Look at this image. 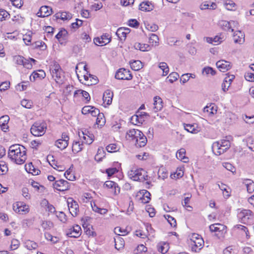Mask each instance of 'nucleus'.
I'll return each mask as SVG.
<instances>
[{
	"mask_svg": "<svg viewBox=\"0 0 254 254\" xmlns=\"http://www.w3.org/2000/svg\"><path fill=\"white\" fill-rule=\"evenodd\" d=\"M30 184L37 191H43L44 190V187L39 184V183L32 180L30 182Z\"/></svg>",
	"mask_w": 254,
	"mask_h": 254,
	"instance_id": "49",
	"label": "nucleus"
},
{
	"mask_svg": "<svg viewBox=\"0 0 254 254\" xmlns=\"http://www.w3.org/2000/svg\"><path fill=\"white\" fill-rule=\"evenodd\" d=\"M216 64L219 70L223 72L227 71L232 67L231 64L225 60H220L216 63Z\"/></svg>",
	"mask_w": 254,
	"mask_h": 254,
	"instance_id": "17",
	"label": "nucleus"
},
{
	"mask_svg": "<svg viewBox=\"0 0 254 254\" xmlns=\"http://www.w3.org/2000/svg\"><path fill=\"white\" fill-rule=\"evenodd\" d=\"M243 120L249 124H252L254 123V115L249 116L246 115H242Z\"/></svg>",
	"mask_w": 254,
	"mask_h": 254,
	"instance_id": "57",
	"label": "nucleus"
},
{
	"mask_svg": "<svg viewBox=\"0 0 254 254\" xmlns=\"http://www.w3.org/2000/svg\"><path fill=\"white\" fill-rule=\"evenodd\" d=\"M238 217L244 224H251L254 221V215L249 209H238Z\"/></svg>",
	"mask_w": 254,
	"mask_h": 254,
	"instance_id": "6",
	"label": "nucleus"
},
{
	"mask_svg": "<svg viewBox=\"0 0 254 254\" xmlns=\"http://www.w3.org/2000/svg\"><path fill=\"white\" fill-rule=\"evenodd\" d=\"M230 142L227 139H221L214 142L212 145V150L214 154L219 156L223 154L230 147Z\"/></svg>",
	"mask_w": 254,
	"mask_h": 254,
	"instance_id": "5",
	"label": "nucleus"
},
{
	"mask_svg": "<svg viewBox=\"0 0 254 254\" xmlns=\"http://www.w3.org/2000/svg\"><path fill=\"white\" fill-rule=\"evenodd\" d=\"M52 8L48 6L44 5L40 7L37 15L38 17H45L50 15L52 14Z\"/></svg>",
	"mask_w": 254,
	"mask_h": 254,
	"instance_id": "18",
	"label": "nucleus"
},
{
	"mask_svg": "<svg viewBox=\"0 0 254 254\" xmlns=\"http://www.w3.org/2000/svg\"><path fill=\"white\" fill-rule=\"evenodd\" d=\"M217 8V4L215 2H211V4L208 3L207 2L202 3L200 5V8L201 10L205 9H215Z\"/></svg>",
	"mask_w": 254,
	"mask_h": 254,
	"instance_id": "38",
	"label": "nucleus"
},
{
	"mask_svg": "<svg viewBox=\"0 0 254 254\" xmlns=\"http://www.w3.org/2000/svg\"><path fill=\"white\" fill-rule=\"evenodd\" d=\"M169 249V244L166 242H160L157 245V250L159 252L165 254Z\"/></svg>",
	"mask_w": 254,
	"mask_h": 254,
	"instance_id": "32",
	"label": "nucleus"
},
{
	"mask_svg": "<svg viewBox=\"0 0 254 254\" xmlns=\"http://www.w3.org/2000/svg\"><path fill=\"white\" fill-rule=\"evenodd\" d=\"M8 171V167L5 162L3 161H0V171H1V174H5Z\"/></svg>",
	"mask_w": 254,
	"mask_h": 254,
	"instance_id": "62",
	"label": "nucleus"
},
{
	"mask_svg": "<svg viewBox=\"0 0 254 254\" xmlns=\"http://www.w3.org/2000/svg\"><path fill=\"white\" fill-rule=\"evenodd\" d=\"M115 77L120 80H130L132 76L129 70L125 68H120L117 71Z\"/></svg>",
	"mask_w": 254,
	"mask_h": 254,
	"instance_id": "13",
	"label": "nucleus"
},
{
	"mask_svg": "<svg viewBox=\"0 0 254 254\" xmlns=\"http://www.w3.org/2000/svg\"><path fill=\"white\" fill-rule=\"evenodd\" d=\"M72 169L69 168L64 174L65 177L69 181H74L75 180V176L72 173Z\"/></svg>",
	"mask_w": 254,
	"mask_h": 254,
	"instance_id": "47",
	"label": "nucleus"
},
{
	"mask_svg": "<svg viewBox=\"0 0 254 254\" xmlns=\"http://www.w3.org/2000/svg\"><path fill=\"white\" fill-rule=\"evenodd\" d=\"M243 184L246 187L247 191L252 193L254 191V182L253 180L248 179H242Z\"/></svg>",
	"mask_w": 254,
	"mask_h": 254,
	"instance_id": "25",
	"label": "nucleus"
},
{
	"mask_svg": "<svg viewBox=\"0 0 254 254\" xmlns=\"http://www.w3.org/2000/svg\"><path fill=\"white\" fill-rule=\"evenodd\" d=\"M186 150L182 148L177 151L176 152V157L178 159L182 161L184 163L189 162V158L186 156Z\"/></svg>",
	"mask_w": 254,
	"mask_h": 254,
	"instance_id": "26",
	"label": "nucleus"
},
{
	"mask_svg": "<svg viewBox=\"0 0 254 254\" xmlns=\"http://www.w3.org/2000/svg\"><path fill=\"white\" fill-rule=\"evenodd\" d=\"M56 17L63 20H68L72 17V15L68 12L61 11L56 14Z\"/></svg>",
	"mask_w": 254,
	"mask_h": 254,
	"instance_id": "31",
	"label": "nucleus"
},
{
	"mask_svg": "<svg viewBox=\"0 0 254 254\" xmlns=\"http://www.w3.org/2000/svg\"><path fill=\"white\" fill-rule=\"evenodd\" d=\"M190 77L194 78L195 75L191 73H185L183 74L180 78V81L183 84L186 83Z\"/></svg>",
	"mask_w": 254,
	"mask_h": 254,
	"instance_id": "51",
	"label": "nucleus"
},
{
	"mask_svg": "<svg viewBox=\"0 0 254 254\" xmlns=\"http://www.w3.org/2000/svg\"><path fill=\"white\" fill-rule=\"evenodd\" d=\"M25 247L29 250H32L36 249L38 245L37 243L34 241L27 240L25 243Z\"/></svg>",
	"mask_w": 254,
	"mask_h": 254,
	"instance_id": "45",
	"label": "nucleus"
},
{
	"mask_svg": "<svg viewBox=\"0 0 254 254\" xmlns=\"http://www.w3.org/2000/svg\"><path fill=\"white\" fill-rule=\"evenodd\" d=\"M111 40V37L109 34H104L100 37L95 38L94 43L98 46H103L109 43Z\"/></svg>",
	"mask_w": 254,
	"mask_h": 254,
	"instance_id": "15",
	"label": "nucleus"
},
{
	"mask_svg": "<svg viewBox=\"0 0 254 254\" xmlns=\"http://www.w3.org/2000/svg\"><path fill=\"white\" fill-rule=\"evenodd\" d=\"M8 17L9 14L6 10L0 9V21L5 20Z\"/></svg>",
	"mask_w": 254,
	"mask_h": 254,
	"instance_id": "61",
	"label": "nucleus"
},
{
	"mask_svg": "<svg viewBox=\"0 0 254 254\" xmlns=\"http://www.w3.org/2000/svg\"><path fill=\"white\" fill-rule=\"evenodd\" d=\"M114 233L120 236H126L128 234V232L126 229H122L120 227H116L114 229Z\"/></svg>",
	"mask_w": 254,
	"mask_h": 254,
	"instance_id": "50",
	"label": "nucleus"
},
{
	"mask_svg": "<svg viewBox=\"0 0 254 254\" xmlns=\"http://www.w3.org/2000/svg\"><path fill=\"white\" fill-rule=\"evenodd\" d=\"M104 187L110 190L111 189L114 188V195H117L120 192V188L118 184L111 181H106L104 183Z\"/></svg>",
	"mask_w": 254,
	"mask_h": 254,
	"instance_id": "19",
	"label": "nucleus"
},
{
	"mask_svg": "<svg viewBox=\"0 0 254 254\" xmlns=\"http://www.w3.org/2000/svg\"><path fill=\"white\" fill-rule=\"evenodd\" d=\"M32 62H36V60L32 58H29V59H25V61L22 64L24 67L27 69H31L32 67Z\"/></svg>",
	"mask_w": 254,
	"mask_h": 254,
	"instance_id": "52",
	"label": "nucleus"
},
{
	"mask_svg": "<svg viewBox=\"0 0 254 254\" xmlns=\"http://www.w3.org/2000/svg\"><path fill=\"white\" fill-rule=\"evenodd\" d=\"M47 127L44 122H36L31 127V133L35 136H40L44 134Z\"/></svg>",
	"mask_w": 254,
	"mask_h": 254,
	"instance_id": "10",
	"label": "nucleus"
},
{
	"mask_svg": "<svg viewBox=\"0 0 254 254\" xmlns=\"http://www.w3.org/2000/svg\"><path fill=\"white\" fill-rule=\"evenodd\" d=\"M233 38L235 43L242 44L245 41V35L244 33L240 30H236L234 32Z\"/></svg>",
	"mask_w": 254,
	"mask_h": 254,
	"instance_id": "22",
	"label": "nucleus"
},
{
	"mask_svg": "<svg viewBox=\"0 0 254 254\" xmlns=\"http://www.w3.org/2000/svg\"><path fill=\"white\" fill-rule=\"evenodd\" d=\"M202 73L206 75L211 74V75H214L216 74V72L212 67L207 66L203 68Z\"/></svg>",
	"mask_w": 254,
	"mask_h": 254,
	"instance_id": "56",
	"label": "nucleus"
},
{
	"mask_svg": "<svg viewBox=\"0 0 254 254\" xmlns=\"http://www.w3.org/2000/svg\"><path fill=\"white\" fill-rule=\"evenodd\" d=\"M149 42L153 46H156L159 43V38L155 34H151L149 39Z\"/></svg>",
	"mask_w": 254,
	"mask_h": 254,
	"instance_id": "43",
	"label": "nucleus"
},
{
	"mask_svg": "<svg viewBox=\"0 0 254 254\" xmlns=\"http://www.w3.org/2000/svg\"><path fill=\"white\" fill-rule=\"evenodd\" d=\"M13 209L16 213L25 214L29 212V206L23 202H17L13 204Z\"/></svg>",
	"mask_w": 254,
	"mask_h": 254,
	"instance_id": "11",
	"label": "nucleus"
},
{
	"mask_svg": "<svg viewBox=\"0 0 254 254\" xmlns=\"http://www.w3.org/2000/svg\"><path fill=\"white\" fill-rule=\"evenodd\" d=\"M210 231L215 233V235L219 239L224 237L227 230V227L220 223H215L209 226Z\"/></svg>",
	"mask_w": 254,
	"mask_h": 254,
	"instance_id": "8",
	"label": "nucleus"
},
{
	"mask_svg": "<svg viewBox=\"0 0 254 254\" xmlns=\"http://www.w3.org/2000/svg\"><path fill=\"white\" fill-rule=\"evenodd\" d=\"M8 157L13 162L22 164L27 158L26 148L19 144L11 145L9 148Z\"/></svg>",
	"mask_w": 254,
	"mask_h": 254,
	"instance_id": "1",
	"label": "nucleus"
},
{
	"mask_svg": "<svg viewBox=\"0 0 254 254\" xmlns=\"http://www.w3.org/2000/svg\"><path fill=\"white\" fill-rule=\"evenodd\" d=\"M29 85V83L28 81L22 82L16 86V89L19 91L25 90L27 89V87Z\"/></svg>",
	"mask_w": 254,
	"mask_h": 254,
	"instance_id": "48",
	"label": "nucleus"
},
{
	"mask_svg": "<svg viewBox=\"0 0 254 254\" xmlns=\"http://www.w3.org/2000/svg\"><path fill=\"white\" fill-rule=\"evenodd\" d=\"M79 140L83 143L91 144L94 140V135L88 129L82 128L78 131Z\"/></svg>",
	"mask_w": 254,
	"mask_h": 254,
	"instance_id": "9",
	"label": "nucleus"
},
{
	"mask_svg": "<svg viewBox=\"0 0 254 254\" xmlns=\"http://www.w3.org/2000/svg\"><path fill=\"white\" fill-rule=\"evenodd\" d=\"M113 92L110 90H106L103 96V101L104 104L107 105H110L112 102Z\"/></svg>",
	"mask_w": 254,
	"mask_h": 254,
	"instance_id": "23",
	"label": "nucleus"
},
{
	"mask_svg": "<svg viewBox=\"0 0 254 254\" xmlns=\"http://www.w3.org/2000/svg\"><path fill=\"white\" fill-rule=\"evenodd\" d=\"M67 31L65 29H61L56 35V38L59 41L61 39L65 40L67 36Z\"/></svg>",
	"mask_w": 254,
	"mask_h": 254,
	"instance_id": "46",
	"label": "nucleus"
},
{
	"mask_svg": "<svg viewBox=\"0 0 254 254\" xmlns=\"http://www.w3.org/2000/svg\"><path fill=\"white\" fill-rule=\"evenodd\" d=\"M159 67L163 71V75L165 76L169 73V68L167 64L165 62H161L159 64Z\"/></svg>",
	"mask_w": 254,
	"mask_h": 254,
	"instance_id": "44",
	"label": "nucleus"
},
{
	"mask_svg": "<svg viewBox=\"0 0 254 254\" xmlns=\"http://www.w3.org/2000/svg\"><path fill=\"white\" fill-rule=\"evenodd\" d=\"M91 206L94 211L98 212L101 214H104L107 212V210L106 209L99 208L95 202H91Z\"/></svg>",
	"mask_w": 254,
	"mask_h": 254,
	"instance_id": "40",
	"label": "nucleus"
},
{
	"mask_svg": "<svg viewBox=\"0 0 254 254\" xmlns=\"http://www.w3.org/2000/svg\"><path fill=\"white\" fill-rule=\"evenodd\" d=\"M153 5L148 1L141 2L139 5V9L144 11H150L153 8Z\"/></svg>",
	"mask_w": 254,
	"mask_h": 254,
	"instance_id": "30",
	"label": "nucleus"
},
{
	"mask_svg": "<svg viewBox=\"0 0 254 254\" xmlns=\"http://www.w3.org/2000/svg\"><path fill=\"white\" fill-rule=\"evenodd\" d=\"M164 217L167 220L169 223L172 227H175L177 225L175 219L169 215H164Z\"/></svg>",
	"mask_w": 254,
	"mask_h": 254,
	"instance_id": "54",
	"label": "nucleus"
},
{
	"mask_svg": "<svg viewBox=\"0 0 254 254\" xmlns=\"http://www.w3.org/2000/svg\"><path fill=\"white\" fill-rule=\"evenodd\" d=\"M129 64L131 69L135 71L139 70L143 67L142 63L139 60L130 61Z\"/></svg>",
	"mask_w": 254,
	"mask_h": 254,
	"instance_id": "35",
	"label": "nucleus"
},
{
	"mask_svg": "<svg viewBox=\"0 0 254 254\" xmlns=\"http://www.w3.org/2000/svg\"><path fill=\"white\" fill-rule=\"evenodd\" d=\"M150 193L149 191L145 190H142L138 192L136 196L137 197L150 198Z\"/></svg>",
	"mask_w": 254,
	"mask_h": 254,
	"instance_id": "55",
	"label": "nucleus"
},
{
	"mask_svg": "<svg viewBox=\"0 0 254 254\" xmlns=\"http://www.w3.org/2000/svg\"><path fill=\"white\" fill-rule=\"evenodd\" d=\"M127 140L135 142L137 147H144L147 143L146 136L139 130L137 129H130L127 131L126 134Z\"/></svg>",
	"mask_w": 254,
	"mask_h": 254,
	"instance_id": "2",
	"label": "nucleus"
},
{
	"mask_svg": "<svg viewBox=\"0 0 254 254\" xmlns=\"http://www.w3.org/2000/svg\"><path fill=\"white\" fill-rule=\"evenodd\" d=\"M163 108V101L159 96H155L153 98V108L154 112L160 111Z\"/></svg>",
	"mask_w": 254,
	"mask_h": 254,
	"instance_id": "21",
	"label": "nucleus"
},
{
	"mask_svg": "<svg viewBox=\"0 0 254 254\" xmlns=\"http://www.w3.org/2000/svg\"><path fill=\"white\" fill-rule=\"evenodd\" d=\"M203 112L206 113L208 115H213L215 112H216V110L214 109L213 106L211 107V105L206 106L203 108Z\"/></svg>",
	"mask_w": 254,
	"mask_h": 254,
	"instance_id": "59",
	"label": "nucleus"
},
{
	"mask_svg": "<svg viewBox=\"0 0 254 254\" xmlns=\"http://www.w3.org/2000/svg\"><path fill=\"white\" fill-rule=\"evenodd\" d=\"M50 72L52 78L58 84H62L64 81V73L61 66L57 62H54L50 67Z\"/></svg>",
	"mask_w": 254,
	"mask_h": 254,
	"instance_id": "3",
	"label": "nucleus"
},
{
	"mask_svg": "<svg viewBox=\"0 0 254 254\" xmlns=\"http://www.w3.org/2000/svg\"><path fill=\"white\" fill-rule=\"evenodd\" d=\"M21 105L27 109H30L32 106L33 103L31 100L23 99L21 102Z\"/></svg>",
	"mask_w": 254,
	"mask_h": 254,
	"instance_id": "64",
	"label": "nucleus"
},
{
	"mask_svg": "<svg viewBox=\"0 0 254 254\" xmlns=\"http://www.w3.org/2000/svg\"><path fill=\"white\" fill-rule=\"evenodd\" d=\"M134 47L136 50L141 51H148L150 50V46L147 44H142L140 43H135L134 44Z\"/></svg>",
	"mask_w": 254,
	"mask_h": 254,
	"instance_id": "34",
	"label": "nucleus"
},
{
	"mask_svg": "<svg viewBox=\"0 0 254 254\" xmlns=\"http://www.w3.org/2000/svg\"><path fill=\"white\" fill-rule=\"evenodd\" d=\"M115 243V248L119 250L124 247L125 242L124 239L120 236H117L114 238Z\"/></svg>",
	"mask_w": 254,
	"mask_h": 254,
	"instance_id": "37",
	"label": "nucleus"
},
{
	"mask_svg": "<svg viewBox=\"0 0 254 254\" xmlns=\"http://www.w3.org/2000/svg\"><path fill=\"white\" fill-rule=\"evenodd\" d=\"M106 150L110 153L116 152L120 150V146L116 143L110 144L106 146Z\"/></svg>",
	"mask_w": 254,
	"mask_h": 254,
	"instance_id": "41",
	"label": "nucleus"
},
{
	"mask_svg": "<svg viewBox=\"0 0 254 254\" xmlns=\"http://www.w3.org/2000/svg\"><path fill=\"white\" fill-rule=\"evenodd\" d=\"M32 33H29L26 34L23 36V40L27 45H29L31 44V40H32Z\"/></svg>",
	"mask_w": 254,
	"mask_h": 254,
	"instance_id": "63",
	"label": "nucleus"
},
{
	"mask_svg": "<svg viewBox=\"0 0 254 254\" xmlns=\"http://www.w3.org/2000/svg\"><path fill=\"white\" fill-rule=\"evenodd\" d=\"M105 156V152L103 147L98 149L97 153L95 156V159L97 161H101L102 159Z\"/></svg>",
	"mask_w": 254,
	"mask_h": 254,
	"instance_id": "42",
	"label": "nucleus"
},
{
	"mask_svg": "<svg viewBox=\"0 0 254 254\" xmlns=\"http://www.w3.org/2000/svg\"><path fill=\"white\" fill-rule=\"evenodd\" d=\"M41 226L44 231H48L51 230L54 226L52 222L48 220H42L41 222Z\"/></svg>",
	"mask_w": 254,
	"mask_h": 254,
	"instance_id": "36",
	"label": "nucleus"
},
{
	"mask_svg": "<svg viewBox=\"0 0 254 254\" xmlns=\"http://www.w3.org/2000/svg\"><path fill=\"white\" fill-rule=\"evenodd\" d=\"M204 241L200 235L193 234L190 240V246L192 251L199 252L203 246Z\"/></svg>",
	"mask_w": 254,
	"mask_h": 254,
	"instance_id": "7",
	"label": "nucleus"
},
{
	"mask_svg": "<svg viewBox=\"0 0 254 254\" xmlns=\"http://www.w3.org/2000/svg\"><path fill=\"white\" fill-rule=\"evenodd\" d=\"M130 29L128 28L121 27L118 29L116 35L120 40H125L127 34L130 33Z\"/></svg>",
	"mask_w": 254,
	"mask_h": 254,
	"instance_id": "20",
	"label": "nucleus"
},
{
	"mask_svg": "<svg viewBox=\"0 0 254 254\" xmlns=\"http://www.w3.org/2000/svg\"><path fill=\"white\" fill-rule=\"evenodd\" d=\"M67 203L71 215L73 217L76 216L79 212V207L77 202L73 200L72 198H69L67 200Z\"/></svg>",
	"mask_w": 254,
	"mask_h": 254,
	"instance_id": "12",
	"label": "nucleus"
},
{
	"mask_svg": "<svg viewBox=\"0 0 254 254\" xmlns=\"http://www.w3.org/2000/svg\"><path fill=\"white\" fill-rule=\"evenodd\" d=\"M224 6L228 10L234 11L237 9L236 4L232 0H226L224 2Z\"/></svg>",
	"mask_w": 254,
	"mask_h": 254,
	"instance_id": "33",
	"label": "nucleus"
},
{
	"mask_svg": "<svg viewBox=\"0 0 254 254\" xmlns=\"http://www.w3.org/2000/svg\"><path fill=\"white\" fill-rule=\"evenodd\" d=\"M69 183L63 179L56 181L53 184L54 188L57 190L63 191L67 190L69 188Z\"/></svg>",
	"mask_w": 254,
	"mask_h": 254,
	"instance_id": "14",
	"label": "nucleus"
},
{
	"mask_svg": "<svg viewBox=\"0 0 254 254\" xmlns=\"http://www.w3.org/2000/svg\"><path fill=\"white\" fill-rule=\"evenodd\" d=\"M25 168L28 173L32 174L33 175H37L40 173V171L36 168L31 162L26 164Z\"/></svg>",
	"mask_w": 254,
	"mask_h": 254,
	"instance_id": "27",
	"label": "nucleus"
},
{
	"mask_svg": "<svg viewBox=\"0 0 254 254\" xmlns=\"http://www.w3.org/2000/svg\"><path fill=\"white\" fill-rule=\"evenodd\" d=\"M184 128L187 131L191 133L196 134L199 131V129L196 124H184Z\"/></svg>",
	"mask_w": 254,
	"mask_h": 254,
	"instance_id": "28",
	"label": "nucleus"
},
{
	"mask_svg": "<svg viewBox=\"0 0 254 254\" xmlns=\"http://www.w3.org/2000/svg\"><path fill=\"white\" fill-rule=\"evenodd\" d=\"M146 28L151 32H155L158 29L157 25L154 23H147L145 24Z\"/></svg>",
	"mask_w": 254,
	"mask_h": 254,
	"instance_id": "60",
	"label": "nucleus"
},
{
	"mask_svg": "<svg viewBox=\"0 0 254 254\" xmlns=\"http://www.w3.org/2000/svg\"><path fill=\"white\" fill-rule=\"evenodd\" d=\"M13 59L14 62L18 65H22L25 61V58L19 55L14 56Z\"/></svg>",
	"mask_w": 254,
	"mask_h": 254,
	"instance_id": "58",
	"label": "nucleus"
},
{
	"mask_svg": "<svg viewBox=\"0 0 254 254\" xmlns=\"http://www.w3.org/2000/svg\"><path fill=\"white\" fill-rule=\"evenodd\" d=\"M106 122L105 119L104 118V114L101 113L99 116H97L96 120V124L100 126H103L105 125Z\"/></svg>",
	"mask_w": 254,
	"mask_h": 254,
	"instance_id": "53",
	"label": "nucleus"
},
{
	"mask_svg": "<svg viewBox=\"0 0 254 254\" xmlns=\"http://www.w3.org/2000/svg\"><path fill=\"white\" fill-rule=\"evenodd\" d=\"M81 234V229L79 225H75L69 229L66 235L69 237L78 238Z\"/></svg>",
	"mask_w": 254,
	"mask_h": 254,
	"instance_id": "16",
	"label": "nucleus"
},
{
	"mask_svg": "<svg viewBox=\"0 0 254 254\" xmlns=\"http://www.w3.org/2000/svg\"><path fill=\"white\" fill-rule=\"evenodd\" d=\"M83 148V143L80 140H74L72 143V150L76 153L81 151Z\"/></svg>",
	"mask_w": 254,
	"mask_h": 254,
	"instance_id": "29",
	"label": "nucleus"
},
{
	"mask_svg": "<svg viewBox=\"0 0 254 254\" xmlns=\"http://www.w3.org/2000/svg\"><path fill=\"white\" fill-rule=\"evenodd\" d=\"M46 76V73L43 70H39L37 71H34L30 76L31 81H35L36 79H42Z\"/></svg>",
	"mask_w": 254,
	"mask_h": 254,
	"instance_id": "24",
	"label": "nucleus"
},
{
	"mask_svg": "<svg viewBox=\"0 0 254 254\" xmlns=\"http://www.w3.org/2000/svg\"><path fill=\"white\" fill-rule=\"evenodd\" d=\"M128 176L131 179L135 181L144 182L150 180V177L148 176L147 172L141 168H132L128 171Z\"/></svg>",
	"mask_w": 254,
	"mask_h": 254,
	"instance_id": "4",
	"label": "nucleus"
},
{
	"mask_svg": "<svg viewBox=\"0 0 254 254\" xmlns=\"http://www.w3.org/2000/svg\"><path fill=\"white\" fill-rule=\"evenodd\" d=\"M55 145L61 150L65 149L68 145V143L66 139H58L55 143Z\"/></svg>",
	"mask_w": 254,
	"mask_h": 254,
	"instance_id": "39",
	"label": "nucleus"
}]
</instances>
